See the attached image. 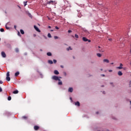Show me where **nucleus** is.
<instances>
[{
	"mask_svg": "<svg viewBox=\"0 0 131 131\" xmlns=\"http://www.w3.org/2000/svg\"><path fill=\"white\" fill-rule=\"evenodd\" d=\"M6 80L7 81H10V80H11V78L10 77V72H8L6 74Z\"/></svg>",
	"mask_w": 131,
	"mask_h": 131,
	"instance_id": "1",
	"label": "nucleus"
},
{
	"mask_svg": "<svg viewBox=\"0 0 131 131\" xmlns=\"http://www.w3.org/2000/svg\"><path fill=\"white\" fill-rule=\"evenodd\" d=\"M52 78L54 80H58V81H61V79H59V77L57 76H53Z\"/></svg>",
	"mask_w": 131,
	"mask_h": 131,
	"instance_id": "2",
	"label": "nucleus"
},
{
	"mask_svg": "<svg viewBox=\"0 0 131 131\" xmlns=\"http://www.w3.org/2000/svg\"><path fill=\"white\" fill-rule=\"evenodd\" d=\"M82 40L83 41H88V42H91V40H89L88 38H86V37H83L82 38Z\"/></svg>",
	"mask_w": 131,
	"mask_h": 131,
	"instance_id": "3",
	"label": "nucleus"
},
{
	"mask_svg": "<svg viewBox=\"0 0 131 131\" xmlns=\"http://www.w3.org/2000/svg\"><path fill=\"white\" fill-rule=\"evenodd\" d=\"M1 55L3 58H6V57H7V55H6V53L4 51L2 52Z\"/></svg>",
	"mask_w": 131,
	"mask_h": 131,
	"instance_id": "4",
	"label": "nucleus"
},
{
	"mask_svg": "<svg viewBox=\"0 0 131 131\" xmlns=\"http://www.w3.org/2000/svg\"><path fill=\"white\" fill-rule=\"evenodd\" d=\"M34 129L35 130H38V129H39V126H37V125H35L34 126Z\"/></svg>",
	"mask_w": 131,
	"mask_h": 131,
	"instance_id": "5",
	"label": "nucleus"
},
{
	"mask_svg": "<svg viewBox=\"0 0 131 131\" xmlns=\"http://www.w3.org/2000/svg\"><path fill=\"white\" fill-rule=\"evenodd\" d=\"M103 63H109L110 61L107 59H104L103 60Z\"/></svg>",
	"mask_w": 131,
	"mask_h": 131,
	"instance_id": "6",
	"label": "nucleus"
},
{
	"mask_svg": "<svg viewBox=\"0 0 131 131\" xmlns=\"http://www.w3.org/2000/svg\"><path fill=\"white\" fill-rule=\"evenodd\" d=\"M34 28H35V30H36V31L38 32H40V30L36 27V26H34Z\"/></svg>",
	"mask_w": 131,
	"mask_h": 131,
	"instance_id": "7",
	"label": "nucleus"
},
{
	"mask_svg": "<svg viewBox=\"0 0 131 131\" xmlns=\"http://www.w3.org/2000/svg\"><path fill=\"white\" fill-rule=\"evenodd\" d=\"M68 92H69L70 93H72V92H73V88H70L69 89Z\"/></svg>",
	"mask_w": 131,
	"mask_h": 131,
	"instance_id": "8",
	"label": "nucleus"
},
{
	"mask_svg": "<svg viewBox=\"0 0 131 131\" xmlns=\"http://www.w3.org/2000/svg\"><path fill=\"white\" fill-rule=\"evenodd\" d=\"M75 104L76 105V106H80V103L78 101H77L76 102H75Z\"/></svg>",
	"mask_w": 131,
	"mask_h": 131,
	"instance_id": "9",
	"label": "nucleus"
},
{
	"mask_svg": "<svg viewBox=\"0 0 131 131\" xmlns=\"http://www.w3.org/2000/svg\"><path fill=\"white\" fill-rule=\"evenodd\" d=\"M47 4H48L49 5H53L54 4V1L48 2L47 3Z\"/></svg>",
	"mask_w": 131,
	"mask_h": 131,
	"instance_id": "10",
	"label": "nucleus"
},
{
	"mask_svg": "<svg viewBox=\"0 0 131 131\" xmlns=\"http://www.w3.org/2000/svg\"><path fill=\"white\" fill-rule=\"evenodd\" d=\"M118 75H119V76H121L122 75V72H121V71H119L118 72Z\"/></svg>",
	"mask_w": 131,
	"mask_h": 131,
	"instance_id": "11",
	"label": "nucleus"
},
{
	"mask_svg": "<svg viewBox=\"0 0 131 131\" xmlns=\"http://www.w3.org/2000/svg\"><path fill=\"white\" fill-rule=\"evenodd\" d=\"M54 74H56V75H58L59 74V72L57 70H55L54 72Z\"/></svg>",
	"mask_w": 131,
	"mask_h": 131,
	"instance_id": "12",
	"label": "nucleus"
},
{
	"mask_svg": "<svg viewBox=\"0 0 131 131\" xmlns=\"http://www.w3.org/2000/svg\"><path fill=\"white\" fill-rule=\"evenodd\" d=\"M19 74H20V73L19 72H16L15 73V76L16 77H17V76H18V75H19Z\"/></svg>",
	"mask_w": 131,
	"mask_h": 131,
	"instance_id": "13",
	"label": "nucleus"
},
{
	"mask_svg": "<svg viewBox=\"0 0 131 131\" xmlns=\"http://www.w3.org/2000/svg\"><path fill=\"white\" fill-rule=\"evenodd\" d=\"M18 93H19V91L18 90H15L13 92V94H18Z\"/></svg>",
	"mask_w": 131,
	"mask_h": 131,
	"instance_id": "14",
	"label": "nucleus"
},
{
	"mask_svg": "<svg viewBox=\"0 0 131 131\" xmlns=\"http://www.w3.org/2000/svg\"><path fill=\"white\" fill-rule=\"evenodd\" d=\"M97 57H99V58H100V57H102V54H101L100 53H97Z\"/></svg>",
	"mask_w": 131,
	"mask_h": 131,
	"instance_id": "15",
	"label": "nucleus"
},
{
	"mask_svg": "<svg viewBox=\"0 0 131 131\" xmlns=\"http://www.w3.org/2000/svg\"><path fill=\"white\" fill-rule=\"evenodd\" d=\"M27 118H28V117H27V116H24L22 117V119H25V120H26V119H27Z\"/></svg>",
	"mask_w": 131,
	"mask_h": 131,
	"instance_id": "16",
	"label": "nucleus"
},
{
	"mask_svg": "<svg viewBox=\"0 0 131 131\" xmlns=\"http://www.w3.org/2000/svg\"><path fill=\"white\" fill-rule=\"evenodd\" d=\"M48 63H49V64H53V61H52L51 60H48Z\"/></svg>",
	"mask_w": 131,
	"mask_h": 131,
	"instance_id": "17",
	"label": "nucleus"
},
{
	"mask_svg": "<svg viewBox=\"0 0 131 131\" xmlns=\"http://www.w3.org/2000/svg\"><path fill=\"white\" fill-rule=\"evenodd\" d=\"M47 56H52V53L51 52H48Z\"/></svg>",
	"mask_w": 131,
	"mask_h": 131,
	"instance_id": "18",
	"label": "nucleus"
},
{
	"mask_svg": "<svg viewBox=\"0 0 131 131\" xmlns=\"http://www.w3.org/2000/svg\"><path fill=\"white\" fill-rule=\"evenodd\" d=\"M58 84H59V85H62L63 83H62V81H59V82H58Z\"/></svg>",
	"mask_w": 131,
	"mask_h": 131,
	"instance_id": "19",
	"label": "nucleus"
},
{
	"mask_svg": "<svg viewBox=\"0 0 131 131\" xmlns=\"http://www.w3.org/2000/svg\"><path fill=\"white\" fill-rule=\"evenodd\" d=\"M24 6L26 7V6L27 5V1L24 2Z\"/></svg>",
	"mask_w": 131,
	"mask_h": 131,
	"instance_id": "20",
	"label": "nucleus"
},
{
	"mask_svg": "<svg viewBox=\"0 0 131 131\" xmlns=\"http://www.w3.org/2000/svg\"><path fill=\"white\" fill-rule=\"evenodd\" d=\"M0 31H1V32H5V30L4 29V28H1V29H0Z\"/></svg>",
	"mask_w": 131,
	"mask_h": 131,
	"instance_id": "21",
	"label": "nucleus"
},
{
	"mask_svg": "<svg viewBox=\"0 0 131 131\" xmlns=\"http://www.w3.org/2000/svg\"><path fill=\"white\" fill-rule=\"evenodd\" d=\"M16 53H19V49L16 48L15 50Z\"/></svg>",
	"mask_w": 131,
	"mask_h": 131,
	"instance_id": "22",
	"label": "nucleus"
},
{
	"mask_svg": "<svg viewBox=\"0 0 131 131\" xmlns=\"http://www.w3.org/2000/svg\"><path fill=\"white\" fill-rule=\"evenodd\" d=\"M8 101H11V100H12V97L11 96H9L8 97Z\"/></svg>",
	"mask_w": 131,
	"mask_h": 131,
	"instance_id": "23",
	"label": "nucleus"
},
{
	"mask_svg": "<svg viewBox=\"0 0 131 131\" xmlns=\"http://www.w3.org/2000/svg\"><path fill=\"white\" fill-rule=\"evenodd\" d=\"M20 33H21L22 34H24V31L23 30H20Z\"/></svg>",
	"mask_w": 131,
	"mask_h": 131,
	"instance_id": "24",
	"label": "nucleus"
},
{
	"mask_svg": "<svg viewBox=\"0 0 131 131\" xmlns=\"http://www.w3.org/2000/svg\"><path fill=\"white\" fill-rule=\"evenodd\" d=\"M117 69H122V68H122V67H117Z\"/></svg>",
	"mask_w": 131,
	"mask_h": 131,
	"instance_id": "25",
	"label": "nucleus"
},
{
	"mask_svg": "<svg viewBox=\"0 0 131 131\" xmlns=\"http://www.w3.org/2000/svg\"><path fill=\"white\" fill-rule=\"evenodd\" d=\"M48 37H49V38L52 37V36L51 35V34H50V33H48Z\"/></svg>",
	"mask_w": 131,
	"mask_h": 131,
	"instance_id": "26",
	"label": "nucleus"
},
{
	"mask_svg": "<svg viewBox=\"0 0 131 131\" xmlns=\"http://www.w3.org/2000/svg\"><path fill=\"white\" fill-rule=\"evenodd\" d=\"M75 37H76V38H78V37H79V36H78V35H77V34H75Z\"/></svg>",
	"mask_w": 131,
	"mask_h": 131,
	"instance_id": "27",
	"label": "nucleus"
},
{
	"mask_svg": "<svg viewBox=\"0 0 131 131\" xmlns=\"http://www.w3.org/2000/svg\"><path fill=\"white\" fill-rule=\"evenodd\" d=\"M67 51H69V50H72V49H71V47H69L67 49Z\"/></svg>",
	"mask_w": 131,
	"mask_h": 131,
	"instance_id": "28",
	"label": "nucleus"
},
{
	"mask_svg": "<svg viewBox=\"0 0 131 131\" xmlns=\"http://www.w3.org/2000/svg\"><path fill=\"white\" fill-rule=\"evenodd\" d=\"M54 37L55 39H58V38H59V37L57 36H55Z\"/></svg>",
	"mask_w": 131,
	"mask_h": 131,
	"instance_id": "29",
	"label": "nucleus"
},
{
	"mask_svg": "<svg viewBox=\"0 0 131 131\" xmlns=\"http://www.w3.org/2000/svg\"><path fill=\"white\" fill-rule=\"evenodd\" d=\"M53 62H54V63L55 64H56V63H57V60H55V59H54V60H53Z\"/></svg>",
	"mask_w": 131,
	"mask_h": 131,
	"instance_id": "30",
	"label": "nucleus"
},
{
	"mask_svg": "<svg viewBox=\"0 0 131 131\" xmlns=\"http://www.w3.org/2000/svg\"><path fill=\"white\" fill-rule=\"evenodd\" d=\"M71 32H72V31H71V30H69L68 31V33H71Z\"/></svg>",
	"mask_w": 131,
	"mask_h": 131,
	"instance_id": "31",
	"label": "nucleus"
},
{
	"mask_svg": "<svg viewBox=\"0 0 131 131\" xmlns=\"http://www.w3.org/2000/svg\"><path fill=\"white\" fill-rule=\"evenodd\" d=\"M3 92V89H2L1 87H0V93Z\"/></svg>",
	"mask_w": 131,
	"mask_h": 131,
	"instance_id": "32",
	"label": "nucleus"
},
{
	"mask_svg": "<svg viewBox=\"0 0 131 131\" xmlns=\"http://www.w3.org/2000/svg\"><path fill=\"white\" fill-rule=\"evenodd\" d=\"M122 66H123V64H122V63H120V67H122Z\"/></svg>",
	"mask_w": 131,
	"mask_h": 131,
	"instance_id": "33",
	"label": "nucleus"
},
{
	"mask_svg": "<svg viewBox=\"0 0 131 131\" xmlns=\"http://www.w3.org/2000/svg\"><path fill=\"white\" fill-rule=\"evenodd\" d=\"M55 29H57V30L59 29V27L56 26V27H55Z\"/></svg>",
	"mask_w": 131,
	"mask_h": 131,
	"instance_id": "34",
	"label": "nucleus"
},
{
	"mask_svg": "<svg viewBox=\"0 0 131 131\" xmlns=\"http://www.w3.org/2000/svg\"><path fill=\"white\" fill-rule=\"evenodd\" d=\"M112 70H108V72H112Z\"/></svg>",
	"mask_w": 131,
	"mask_h": 131,
	"instance_id": "35",
	"label": "nucleus"
},
{
	"mask_svg": "<svg viewBox=\"0 0 131 131\" xmlns=\"http://www.w3.org/2000/svg\"><path fill=\"white\" fill-rule=\"evenodd\" d=\"M33 36H34V37H35V36H36V34H33Z\"/></svg>",
	"mask_w": 131,
	"mask_h": 131,
	"instance_id": "36",
	"label": "nucleus"
},
{
	"mask_svg": "<svg viewBox=\"0 0 131 131\" xmlns=\"http://www.w3.org/2000/svg\"><path fill=\"white\" fill-rule=\"evenodd\" d=\"M3 81H0V83H1V84H3Z\"/></svg>",
	"mask_w": 131,
	"mask_h": 131,
	"instance_id": "37",
	"label": "nucleus"
},
{
	"mask_svg": "<svg viewBox=\"0 0 131 131\" xmlns=\"http://www.w3.org/2000/svg\"><path fill=\"white\" fill-rule=\"evenodd\" d=\"M86 33L88 34H90V32H88V31L86 32Z\"/></svg>",
	"mask_w": 131,
	"mask_h": 131,
	"instance_id": "38",
	"label": "nucleus"
},
{
	"mask_svg": "<svg viewBox=\"0 0 131 131\" xmlns=\"http://www.w3.org/2000/svg\"><path fill=\"white\" fill-rule=\"evenodd\" d=\"M108 40L111 41V40H112V38H109Z\"/></svg>",
	"mask_w": 131,
	"mask_h": 131,
	"instance_id": "39",
	"label": "nucleus"
},
{
	"mask_svg": "<svg viewBox=\"0 0 131 131\" xmlns=\"http://www.w3.org/2000/svg\"><path fill=\"white\" fill-rule=\"evenodd\" d=\"M60 67H61V68H64V67H63V66H61Z\"/></svg>",
	"mask_w": 131,
	"mask_h": 131,
	"instance_id": "40",
	"label": "nucleus"
},
{
	"mask_svg": "<svg viewBox=\"0 0 131 131\" xmlns=\"http://www.w3.org/2000/svg\"><path fill=\"white\" fill-rule=\"evenodd\" d=\"M113 64H114V62H112V63H111V65H113Z\"/></svg>",
	"mask_w": 131,
	"mask_h": 131,
	"instance_id": "41",
	"label": "nucleus"
},
{
	"mask_svg": "<svg viewBox=\"0 0 131 131\" xmlns=\"http://www.w3.org/2000/svg\"><path fill=\"white\" fill-rule=\"evenodd\" d=\"M48 28H49V29H51V26H48Z\"/></svg>",
	"mask_w": 131,
	"mask_h": 131,
	"instance_id": "42",
	"label": "nucleus"
},
{
	"mask_svg": "<svg viewBox=\"0 0 131 131\" xmlns=\"http://www.w3.org/2000/svg\"><path fill=\"white\" fill-rule=\"evenodd\" d=\"M101 76H103V77H104V76H105V75L102 74V75H101Z\"/></svg>",
	"mask_w": 131,
	"mask_h": 131,
	"instance_id": "43",
	"label": "nucleus"
},
{
	"mask_svg": "<svg viewBox=\"0 0 131 131\" xmlns=\"http://www.w3.org/2000/svg\"><path fill=\"white\" fill-rule=\"evenodd\" d=\"M16 26H14V28H15V29H16Z\"/></svg>",
	"mask_w": 131,
	"mask_h": 131,
	"instance_id": "44",
	"label": "nucleus"
},
{
	"mask_svg": "<svg viewBox=\"0 0 131 131\" xmlns=\"http://www.w3.org/2000/svg\"><path fill=\"white\" fill-rule=\"evenodd\" d=\"M6 29H9V28H8V27H6Z\"/></svg>",
	"mask_w": 131,
	"mask_h": 131,
	"instance_id": "45",
	"label": "nucleus"
},
{
	"mask_svg": "<svg viewBox=\"0 0 131 131\" xmlns=\"http://www.w3.org/2000/svg\"><path fill=\"white\" fill-rule=\"evenodd\" d=\"M96 114H99V112H96Z\"/></svg>",
	"mask_w": 131,
	"mask_h": 131,
	"instance_id": "46",
	"label": "nucleus"
},
{
	"mask_svg": "<svg viewBox=\"0 0 131 131\" xmlns=\"http://www.w3.org/2000/svg\"><path fill=\"white\" fill-rule=\"evenodd\" d=\"M51 31L53 32V31H54V30H51Z\"/></svg>",
	"mask_w": 131,
	"mask_h": 131,
	"instance_id": "47",
	"label": "nucleus"
},
{
	"mask_svg": "<svg viewBox=\"0 0 131 131\" xmlns=\"http://www.w3.org/2000/svg\"><path fill=\"white\" fill-rule=\"evenodd\" d=\"M73 59H75V57H74V56H73Z\"/></svg>",
	"mask_w": 131,
	"mask_h": 131,
	"instance_id": "48",
	"label": "nucleus"
},
{
	"mask_svg": "<svg viewBox=\"0 0 131 131\" xmlns=\"http://www.w3.org/2000/svg\"><path fill=\"white\" fill-rule=\"evenodd\" d=\"M40 51H41V52H42V50L41 49Z\"/></svg>",
	"mask_w": 131,
	"mask_h": 131,
	"instance_id": "49",
	"label": "nucleus"
},
{
	"mask_svg": "<svg viewBox=\"0 0 131 131\" xmlns=\"http://www.w3.org/2000/svg\"><path fill=\"white\" fill-rule=\"evenodd\" d=\"M103 94H105V92H103Z\"/></svg>",
	"mask_w": 131,
	"mask_h": 131,
	"instance_id": "50",
	"label": "nucleus"
},
{
	"mask_svg": "<svg viewBox=\"0 0 131 131\" xmlns=\"http://www.w3.org/2000/svg\"><path fill=\"white\" fill-rule=\"evenodd\" d=\"M70 100H72V98H70Z\"/></svg>",
	"mask_w": 131,
	"mask_h": 131,
	"instance_id": "51",
	"label": "nucleus"
},
{
	"mask_svg": "<svg viewBox=\"0 0 131 131\" xmlns=\"http://www.w3.org/2000/svg\"><path fill=\"white\" fill-rule=\"evenodd\" d=\"M130 104L131 105V101H130Z\"/></svg>",
	"mask_w": 131,
	"mask_h": 131,
	"instance_id": "52",
	"label": "nucleus"
},
{
	"mask_svg": "<svg viewBox=\"0 0 131 131\" xmlns=\"http://www.w3.org/2000/svg\"><path fill=\"white\" fill-rule=\"evenodd\" d=\"M101 71H103V69H101Z\"/></svg>",
	"mask_w": 131,
	"mask_h": 131,
	"instance_id": "53",
	"label": "nucleus"
},
{
	"mask_svg": "<svg viewBox=\"0 0 131 131\" xmlns=\"http://www.w3.org/2000/svg\"><path fill=\"white\" fill-rule=\"evenodd\" d=\"M111 84H113V83H111Z\"/></svg>",
	"mask_w": 131,
	"mask_h": 131,
	"instance_id": "54",
	"label": "nucleus"
},
{
	"mask_svg": "<svg viewBox=\"0 0 131 131\" xmlns=\"http://www.w3.org/2000/svg\"><path fill=\"white\" fill-rule=\"evenodd\" d=\"M102 88L104 87V85H102Z\"/></svg>",
	"mask_w": 131,
	"mask_h": 131,
	"instance_id": "55",
	"label": "nucleus"
},
{
	"mask_svg": "<svg viewBox=\"0 0 131 131\" xmlns=\"http://www.w3.org/2000/svg\"><path fill=\"white\" fill-rule=\"evenodd\" d=\"M18 34H20V33H19V32H18Z\"/></svg>",
	"mask_w": 131,
	"mask_h": 131,
	"instance_id": "56",
	"label": "nucleus"
},
{
	"mask_svg": "<svg viewBox=\"0 0 131 131\" xmlns=\"http://www.w3.org/2000/svg\"><path fill=\"white\" fill-rule=\"evenodd\" d=\"M98 48L100 49V46H99Z\"/></svg>",
	"mask_w": 131,
	"mask_h": 131,
	"instance_id": "57",
	"label": "nucleus"
},
{
	"mask_svg": "<svg viewBox=\"0 0 131 131\" xmlns=\"http://www.w3.org/2000/svg\"><path fill=\"white\" fill-rule=\"evenodd\" d=\"M130 83H131V82H130Z\"/></svg>",
	"mask_w": 131,
	"mask_h": 131,
	"instance_id": "58",
	"label": "nucleus"
},
{
	"mask_svg": "<svg viewBox=\"0 0 131 131\" xmlns=\"http://www.w3.org/2000/svg\"><path fill=\"white\" fill-rule=\"evenodd\" d=\"M130 65H131V62H130Z\"/></svg>",
	"mask_w": 131,
	"mask_h": 131,
	"instance_id": "59",
	"label": "nucleus"
}]
</instances>
